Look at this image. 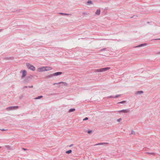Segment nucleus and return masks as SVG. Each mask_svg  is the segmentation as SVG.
<instances>
[{"instance_id": "nucleus-1", "label": "nucleus", "mask_w": 160, "mask_h": 160, "mask_svg": "<svg viewBox=\"0 0 160 160\" xmlns=\"http://www.w3.org/2000/svg\"><path fill=\"white\" fill-rule=\"evenodd\" d=\"M26 66L30 70H31L33 71H34L35 70V67L31 65L29 63H26Z\"/></svg>"}, {"instance_id": "nucleus-2", "label": "nucleus", "mask_w": 160, "mask_h": 160, "mask_svg": "<svg viewBox=\"0 0 160 160\" xmlns=\"http://www.w3.org/2000/svg\"><path fill=\"white\" fill-rule=\"evenodd\" d=\"M19 107L18 106H10L7 107L6 108V110L8 111H10L14 110H16L18 109Z\"/></svg>"}, {"instance_id": "nucleus-3", "label": "nucleus", "mask_w": 160, "mask_h": 160, "mask_svg": "<svg viewBox=\"0 0 160 160\" xmlns=\"http://www.w3.org/2000/svg\"><path fill=\"white\" fill-rule=\"evenodd\" d=\"M22 72V76L21 78H22L24 77L27 75V72L25 70H23V71H22L20 72Z\"/></svg>"}, {"instance_id": "nucleus-4", "label": "nucleus", "mask_w": 160, "mask_h": 160, "mask_svg": "<svg viewBox=\"0 0 160 160\" xmlns=\"http://www.w3.org/2000/svg\"><path fill=\"white\" fill-rule=\"evenodd\" d=\"M62 74V72H57L55 73L52 74L51 76H49L48 77H51L52 76H57L59 75H60Z\"/></svg>"}, {"instance_id": "nucleus-5", "label": "nucleus", "mask_w": 160, "mask_h": 160, "mask_svg": "<svg viewBox=\"0 0 160 160\" xmlns=\"http://www.w3.org/2000/svg\"><path fill=\"white\" fill-rule=\"evenodd\" d=\"M130 110L129 109H123L120 111H119V112H123L124 113H126L129 112Z\"/></svg>"}, {"instance_id": "nucleus-6", "label": "nucleus", "mask_w": 160, "mask_h": 160, "mask_svg": "<svg viewBox=\"0 0 160 160\" xmlns=\"http://www.w3.org/2000/svg\"><path fill=\"white\" fill-rule=\"evenodd\" d=\"M45 68L44 67H42L38 68V71L39 72H42L45 71Z\"/></svg>"}, {"instance_id": "nucleus-7", "label": "nucleus", "mask_w": 160, "mask_h": 160, "mask_svg": "<svg viewBox=\"0 0 160 160\" xmlns=\"http://www.w3.org/2000/svg\"><path fill=\"white\" fill-rule=\"evenodd\" d=\"M62 84L64 86H67V83L66 82H61L58 83H54L53 84V85H55L56 84Z\"/></svg>"}, {"instance_id": "nucleus-8", "label": "nucleus", "mask_w": 160, "mask_h": 160, "mask_svg": "<svg viewBox=\"0 0 160 160\" xmlns=\"http://www.w3.org/2000/svg\"><path fill=\"white\" fill-rule=\"evenodd\" d=\"M147 45V43H143V44H142L139 45H138L135 47V48H138V47H143Z\"/></svg>"}, {"instance_id": "nucleus-9", "label": "nucleus", "mask_w": 160, "mask_h": 160, "mask_svg": "<svg viewBox=\"0 0 160 160\" xmlns=\"http://www.w3.org/2000/svg\"><path fill=\"white\" fill-rule=\"evenodd\" d=\"M110 68V67H106L102 68V72H105L107 70H109Z\"/></svg>"}, {"instance_id": "nucleus-10", "label": "nucleus", "mask_w": 160, "mask_h": 160, "mask_svg": "<svg viewBox=\"0 0 160 160\" xmlns=\"http://www.w3.org/2000/svg\"><path fill=\"white\" fill-rule=\"evenodd\" d=\"M45 71H47L52 69V68L51 67H45Z\"/></svg>"}, {"instance_id": "nucleus-11", "label": "nucleus", "mask_w": 160, "mask_h": 160, "mask_svg": "<svg viewBox=\"0 0 160 160\" xmlns=\"http://www.w3.org/2000/svg\"><path fill=\"white\" fill-rule=\"evenodd\" d=\"M59 14L60 15H67V16H71V14H68L66 13H64L62 12H60Z\"/></svg>"}, {"instance_id": "nucleus-12", "label": "nucleus", "mask_w": 160, "mask_h": 160, "mask_svg": "<svg viewBox=\"0 0 160 160\" xmlns=\"http://www.w3.org/2000/svg\"><path fill=\"white\" fill-rule=\"evenodd\" d=\"M100 9H97L95 12V14L96 15H99L100 13Z\"/></svg>"}, {"instance_id": "nucleus-13", "label": "nucleus", "mask_w": 160, "mask_h": 160, "mask_svg": "<svg viewBox=\"0 0 160 160\" xmlns=\"http://www.w3.org/2000/svg\"><path fill=\"white\" fill-rule=\"evenodd\" d=\"M95 72H102V68L97 69L95 70Z\"/></svg>"}, {"instance_id": "nucleus-14", "label": "nucleus", "mask_w": 160, "mask_h": 160, "mask_svg": "<svg viewBox=\"0 0 160 160\" xmlns=\"http://www.w3.org/2000/svg\"><path fill=\"white\" fill-rule=\"evenodd\" d=\"M143 92L142 91H138L136 92V94H140L141 93H142Z\"/></svg>"}, {"instance_id": "nucleus-15", "label": "nucleus", "mask_w": 160, "mask_h": 160, "mask_svg": "<svg viewBox=\"0 0 160 160\" xmlns=\"http://www.w3.org/2000/svg\"><path fill=\"white\" fill-rule=\"evenodd\" d=\"M75 109L74 108H71L69 110L68 112H72L75 111Z\"/></svg>"}, {"instance_id": "nucleus-16", "label": "nucleus", "mask_w": 160, "mask_h": 160, "mask_svg": "<svg viewBox=\"0 0 160 160\" xmlns=\"http://www.w3.org/2000/svg\"><path fill=\"white\" fill-rule=\"evenodd\" d=\"M43 97V96H38L36 98H35V99H40L42 98Z\"/></svg>"}, {"instance_id": "nucleus-17", "label": "nucleus", "mask_w": 160, "mask_h": 160, "mask_svg": "<svg viewBox=\"0 0 160 160\" xmlns=\"http://www.w3.org/2000/svg\"><path fill=\"white\" fill-rule=\"evenodd\" d=\"M72 150H69L68 151H67L66 152V153L67 154H69L72 152Z\"/></svg>"}, {"instance_id": "nucleus-18", "label": "nucleus", "mask_w": 160, "mask_h": 160, "mask_svg": "<svg viewBox=\"0 0 160 160\" xmlns=\"http://www.w3.org/2000/svg\"><path fill=\"white\" fill-rule=\"evenodd\" d=\"M87 3V4L88 5L90 4H92V2L91 1H88Z\"/></svg>"}, {"instance_id": "nucleus-19", "label": "nucleus", "mask_w": 160, "mask_h": 160, "mask_svg": "<svg viewBox=\"0 0 160 160\" xmlns=\"http://www.w3.org/2000/svg\"><path fill=\"white\" fill-rule=\"evenodd\" d=\"M105 143H99L96 144L95 145H103Z\"/></svg>"}, {"instance_id": "nucleus-20", "label": "nucleus", "mask_w": 160, "mask_h": 160, "mask_svg": "<svg viewBox=\"0 0 160 160\" xmlns=\"http://www.w3.org/2000/svg\"><path fill=\"white\" fill-rule=\"evenodd\" d=\"M126 101H122L121 102H118V103H125Z\"/></svg>"}, {"instance_id": "nucleus-21", "label": "nucleus", "mask_w": 160, "mask_h": 160, "mask_svg": "<svg viewBox=\"0 0 160 160\" xmlns=\"http://www.w3.org/2000/svg\"><path fill=\"white\" fill-rule=\"evenodd\" d=\"M107 49V48H102V49H101L100 50V51H105V50H106Z\"/></svg>"}, {"instance_id": "nucleus-22", "label": "nucleus", "mask_w": 160, "mask_h": 160, "mask_svg": "<svg viewBox=\"0 0 160 160\" xmlns=\"http://www.w3.org/2000/svg\"><path fill=\"white\" fill-rule=\"evenodd\" d=\"M120 95H121V94L116 95L114 97V98H118L119 97V96Z\"/></svg>"}, {"instance_id": "nucleus-23", "label": "nucleus", "mask_w": 160, "mask_h": 160, "mask_svg": "<svg viewBox=\"0 0 160 160\" xmlns=\"http://www.w3.org/2000/svg\"><path fill=\"white\" fill-rule=\"evenodd\" d=\"M92 131L91 130H89L88 131V133L89 134L91 133L92 132Z\"/></svg>"}, {"instance_id": "nucleus-24", "label": "nucleus", "mask_w": 160, "mask_h": 160, "mask_svg": "<svg viewBox=\"0 0 160 160\" xmlns=\"http://www.w3.org/2000/svg\"><path fill=\"white\" fill-rule=\"evenodd\" d=\"M147 153H148L149 154H153V155H154L155 154V153H154L153 152H147Z\"/></svg>"}, {"instance_id": "nucleus-25", "label": "nucleus", "mask_w": 160, "mask_h": 160, "mask_svg": "<svg viewBox=\"0 0 160 160\" xmlns=\"http://www.w3.org/2000/svg\"><path fill=\"white\" fill-rule=\"evenodd\" d=\"M114 98V97L112 95H111V96H108L107 97V98Z\"/></svg>"}, {"instance_id": "nucleus-26", "label": "nucleus", "mask_w": 160, "mask_h": 160, "mask_svg": "<svg viewBox=\"0 0 160 160\" xmlns=\"http://www.w3.org/2000/svg\"><path fill=\"white\" fill-rule=\"evenodd\" d=\"M88 119V118L87 117H86L83 119V121H86Z\"/></svg>"}, {"instance_id": "nucleus-27", "label": "nucleus", "mask_w": 160, "mask_h": 160, "mask_svg": "<svg viewBox=\"0 0 160 160\" xmlns=\"http://www.w3.org/2000/svg\"><path fill=\"white\" fill-rule=\"evenodd\" d=\"M121 120H122L121 118H119V119H118L117 120V121H118V122H120V121Z\"/></svg>"}, {"instance_id": "nucleus-28", "label": "nucleus", "mask_w": 160, "mask_h": 160, "mask_svg": "<svg viewBox=\"0 0 160 160\" xmlns=\"http://www.w3.org/2000/svg\"><path fill=\"white\" fill-rule=\"evenodd\" d=\"M134 133H135V132L134 131H132V132H131V134H133Z\"/></svg>"}, {"instance_id": "nucleus-29", "label": "nucleus", "mask_w": 160, "mask_h": 160, "mask_svg": "<svg viewBox=\"0 0 160 160\" xmlns=\"http://www.w3.org/2000/svg\"><path fill=\"white\" fill-rule=\"evenodd\" d=\"M1 130L2 131H6V130H7V129H1Z\"/></svg>"}, {"instance_id": "nucleus-30", "label": "nucleus", "mask_w": 160, "mask_h": 160, "mask_svg": "<svg viewBox=\"0 0 160 160\" xmlns=\"http://www.w3.org/2000/svg\"><path fill=\"white\" fill-rule=\"evenodd\" d=\"M160 40V38H156V39H153V40Z\"/></svg>"}, {"instance_id": "nucleus-31", "label": "nucleus", "mask_w": 160, "mask_h": 160, "mask_svg": "<svg viewBox=\"0 0 160 160\" xmlns=\"http://www.w3.org/2000/svg\"><path fill=\"white\" fill-rule=\"evenodd\" d=\"M73 144H71L69 146V147H71L73 146Z\"/></svg>"}, {"instance_id": "nucleus-32", "label": "nucleus", "mask_w": 160, "mask_h": 160, "mask_svg": "<svg viewBox=\"0 0 160 160\" xmlns=\"http://www.w3.org/2000/svg\"><path fill=\"white\" fill-rule=\"evenodd\" d=\"M22 149L24 151H26V150H27V148H22Z\"/></svg>"}, {"instance_id": "nucleus-33", "label": "nucleus", "mask_w": 160, "mask_h": 160, "mask_svg": "<svg viewBox=\"0 0 160 160\" xmlns=\"http://www.w3.org/2000/svg\"><path fill=\"white\" fill-rule=\"evenodd\" d=\"M28 87L29 88H32L33 87V86L32 85L31 86H29Z\"/></svg>"}, {"instance_id": "nucleus-34", "label": "nucleus", "mask_w": 160, "mask_h": 160, "mask_svg": "<svg viewBox=\"0 0 160 160\" xmlns=\"http://www.w3.org/2000/svg\"><path fill=\"white\" fill-rule=\"evenodd\" d=\"M157 54H160V52H158L156 53Z\"/></svg>"}, {"instance_id": "nucleus-35", "label": "nucleus", "mask_w": 160, "mask_h": 160, "mask_svg": "<svg viewBox=\"0 0 160 160\" xmlns=\"http://www.w3.org/2000/svg\"><path fill=\"white\" fill-rule=\"evenodd\" d=\"M24 88H28V87L27 86H25L24 87Z\"/></svg>"}, {"instance_id": "nucleus-36", "label": "nucleus", "mask_w": 160, "mask_h": 160, "mask_svg": "<svg viewBox=\"0 0 160 160\" xmlns=\"http://www.w3.org/2000/svg\"><path fill=\"white\" fill-rule=\"evenodd\" d=\"M2 29H0V31H2Z\"/></svg>"}, {"instance_id": "nucleus-37", "label": "nucleus", "mask_w": 160, "mask_h": 160, "mask_svg": "<svg viewBox=\"0 0 160 160\" xmlns=\"http://www.w3.org/2000/svg\"><path fill=\"white\" fill-rule=\"evenodd\" d=\"M1 148V146H0V148Z\"/></svg>"}]
</instances>
